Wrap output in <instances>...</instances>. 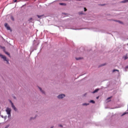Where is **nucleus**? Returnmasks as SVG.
<instances>
[{
    "label": "nucleus",
    "mask_w": 128,
    "mask_h": 128,
    "mask_svg": "<svg viewBox=\"0 0 128 128\" xmlns=\"http://www.w3.org/2000/svg\"><path fill=\"white\" fill-rule=\"evenodd\" d=\"M8 114V118H10V116H12V114H10H10Z\"/></svg>",
    "instance_id": "a211bd4d"
},
{
    "label": "nucleus",
    "mask_w": 128,
    "mask_h": 128,
    "mask_svg": "<svg viewBox=\"0 0 128 128\" xmlns=\"http://www.w3.org/2000/svg\"><path fill=\"white\" fill-rule=\"evenodd\" d=\"M44 16V14L40 15H40H37V16H38V18H40Z\"/></svg>",
    "instance_id": "9d476101"
},
{
    "label": "nucleus",
    "mask_w": 128,
    "mask_h": 128,
    "mask_svg": "<svg viewBox=\"0 0 128 128\" xmlns=\"http://www.w3.org/2000/svg\"><path fill=\"white\" fill-rule=\"evenodd\" d=\"M6 112L7 114H10V112H12V108H6Z\"/></svg>",
    "instance_id": "20e7f679"
},
{
    "label": "nucleus",
    "mask_w": 128,
    "mask_h": 128,
    "mask_svg": "<svg viewBox=\"0 0 128 128\" xmlns=\"http://www.w3.org/2000/svg\"><path fill=\"white\" fill-rule=\"evenodd\" d=\"M38 88L40 92H41L43 94H46V92H44V90H42V88H40V87H38Z\"/></svg>",
    "instance_id": "423d86ee"
},
{
    "label": "nucleus",
    "mask_w": 128,
    "mask_h": 128,
    "mask_svg": "<svg viewBox=\"0 0 128 128\" xmlns=\"http://www.w3.org/2000/svg\"><path fill=\"white\" fill-rule=\"evenodd\" d=\"M30 20H32V18H30Z\"/></svg>",
    "instance_id": "72a5a7b5"
},
{
    "label": "nucleus",
    "mask_w": 128,
    "mask_h": 128,
    "mask_svg": "<svg viewBox=\"0 0 128 128\" xmlns=\"http://www.w3.org/2000/svg\"><path fill=\"white\" fill-rule=\"evenodd\" d=\"M13 2H16L17 0H13Z\"/></svg>",
    "instance_id": "b1692460"
},
{
    "label": "nucleus",
    "mask_w": 128,
    "mask_h": 128,
    "mask_svg": "<svg viewBox=\"0 0 128 128\" xmlns=\"http://www.w3.org/2000/svg\"><path fill=\"white\" fill-rule=\"evenodd\" d=\"M84 28H80V29H75V30H84Z\"/></svg>",
    "instance_id": "c85d7f7f"
},
{
    "label": "nucleus",
    "mask_w": 128,
    "mask_h": 128,
    "mask_svg": "<svg viewBox=\"0 0 128 128\" xmlns=\"http://www.w3.org/2000/svg\"><path fill=\"white\" fill-rule=\"evenodd\" d=\"M0 58H2L4 62H6V64H10V62H8V59L6 58V56L2 54H0Z\"/></svg>",
    "instance_id": "f257e3e1"
},
{
    "label": "nucleus",
    "mask_w": 128,
    "mask_h": 128,
    "mask_svg": "<svg viewBox=\"0 0 128 128\" xmlns=\"http://www.w3.org/2000/svg\"><path fill=\"white\" fill-rule=\"evenodd\" d=\"M6 54H8V56H10V53H8V52H6Z\"/></svg>",
    "instance_id": "a878e982"
},
{
    "label": "nucleus",
    "mask_w": 128,
    "mask_h": 128,
    "mask_svg": "<svg viewBox=\"0 0 128 128\" xmlns=\"http://www.w3.org/2000/svg\"><path fill=\"white\" fill-rule=\"evenodd\" d=\"M38 46V44H37V46Z\"/></svg>",
    "instance_id": "c9c22d12"
},
{
    "label": "nucleus",
    "mask_w": 128,
    "mask_h": 128,
    "mask_svg": "<svg viewBox=\"0 0 128 128\" xmlns=\"http://www.w3.org/2000/svg\"><path fill=\"white\" fill-rule=\"evenodd\" d=\"M120 72V70H116V69L113 70L112 72Z\"/></svg>",
    "instance_id": "ddd939ff"
},
{
    "label": "nucleus",
    "mask_w": 128,
    "mask_h": 128,
    "mask_svg": "<svg viewBox=\"0 0 128 128\" xmlns=\"http://www.w3.org/2000/svg\"><path fill=\"white\" fill-rule=\"evenodd\" d=\"M36 46V44H34V46Z\"/></svg>",
    "instance_id": "f704fd0d"
},
{
    "label": "nucleus",
    "mask_w": 128,
    "mask_h": 128,
    "mask_svg": "<svg viewBox=\"0 0 128 128\" xmlns=\"http://www.w3.org/2000/svg\"><path fill=\"white\" fill-rule=\"evenodd\" d=\"M58 126H60V128H63V126L62 124H58Z\"/></svg>",
    "instance_id": "aec40b11"
},
{
    "label": "nucleus",
    "mask_w": 128,
    "mask_h": 128,
    "mask_svg": "<svg viewBox=\"0 0 128 128\" xmlns=\"http://www.w3.org/2000/svg\"><path fill=\"white\" fill-rule=\"evenodd\" d=\"M115 22H117L119 24H124V22H121L120 20H115Z\"/></svg>",
    "instance_id": "9b49d317"
},
{
    "label": "nucleus",
    "mask_w": 128,
    "mask_h": 128,
    "mask_svg": "<svg viewBox=\"0 0 128 128\" xmlns=\"http://www.w3.org/2000/svg\"><path fill=\"white\" fill-rule=\"evenodd\" d=\"M9 102L10 104H11L12 108L14 110L15 112H18V108H16V106H14V103L12 102V100H9Z\"/></svg>",
    "instance_id": "f03ea898"
},
{
    "label": "nucleus",
    "mask_w": 128,
    "mask_h": 128,
    "mask_svg": "<svg viewBox=\"0 0 128 128\" xmlns=\"http://www.w3.org/2000/svg\"><path fill=\"white\" fill-rule=\"evenodd\" d=\"M126 68H128V66H126Z\"/></svg>",
    "instance_id": "7c9ffc66"
},
{
    "label": "nucleus",
    "mask_w": 128,
    "mask_h": 128,
    "mask_svg": "<svg viewBox=\"0 0 128 128\" xmlns=\"http://www.w3.org/2000/svg\"><path fill=\"white\" fill-rule=\"evenodd\" d=\"M99 90H100V89L96 88L92 92V94H96V92H98Z\"/></svg>",
    "instance_id": "6e6552de"
},
{
    "label": "nucleus",
    "mask_w": 128,
    "mask_h": 128,
    "mask_svg": "<svg viewBox=\"0 0 128 128\" xmlns=\"http://www.w3.org/2000/svg\"><path fill=\"white\" fill-rule=\"evenodd\" d=\"M65 97H66V95L64 94H60L57 96L58 100H62V98H65Z\"/></svg>",
    "instance_id": "7ed1b4c3"
},
{
    "label": "nucleus",
    "mask_w": 128,
    "mask_h": 128,
    "mask_svg": "<svg viewBox=\"0 0 128 128\" xmlns=\"http://www.w3.org/2000/svg\"><path fill=\"white\" fill-rule=\"evenodd\" d=\"M86 94H85L84 96H86Z\"/></svg>",
    "instance_id": "e433bc0d"
},
{
    "label": "nucleus",
    "mask_w": 128,
    "mask_h": 128,
    "mask_svg": "<svg viewBox=\"0 0 128 128\" xmlns=\"http://www.w3.org/2000/svg\"><path fill=\"white\" fill-rule=\"evenodd\" d=\"M6 118H8V116H4V120H6Z\"/></svg>",
    "instance_id": "4be33fe9"
},
{
    "label": "nucleus",
    "mask_w": 128,
    "mask_h": 128,
    "mask_svg": "<svg viewBox=\"0 0 128 128\" xmlns=\"http://www.w3.org/2000/svg\"><path fill=\"white\" fill-rule=\"evenodd\" d=\"M0 116H1V118H4V116H2V115H1Z\"/></svg>",
    "instance_id": "bb28decb"
},
{
    "label": "nucleus",
    "mask_w": 128,
    "mask_h": 128,
    "mask_svg": "<svg viewBox=\"0 0 128 128\" xmlns=\"http://www.w3.org/2000/svg\"><path fill=\"white\" fill-rule=\"evenodd\" d=\"M34 118H36V116L34 118L32 117L30 118V120H34Z\"/></svg>",
    "instance_id": "412c9836"
},
{
    "label": "nucleus",
    "mask_w": 128,
    "mask_h": 128,
    "mask_svg": "<svg viewBox=\"0 0 128 128\" xmlns=\"http://www.w3.org/2000/svg\"><path fill=\"white\" fill-rule=\"evenodd\" d=\"M13 98H14V100H16V96H13Z\"/></svg>",
    "instance_id": "5701e85b"
},
{
    "label": "nucleus",
    "mask_w": 128,
    "mask_h": 128,
    "mask_svg": "<svg viewBox=\"0 0 128 128\" xmlns=\"http://www.w3.org/2000/svg\"><path fill=\"white\" fill-rule=\"evenodd\" d=\"M96 98L98 100V96L96 97Z\"/></svg>",
    "instance_id": "2f4dec72"
},
{
    "label": "nucleus",
    "mask_w": 128,
    "mask_h": 128,
    "mask_svg": "<svg viewBox=\"0 0 128 128\" xmlns=\"http://www.w3.org/2000/svg\"><path fill=\"white\" fill-rule=\"evenodd\" d=\"M84 12H86V8H84Z\"/></svg>",
    "instance_id": "393cba45"
},
{
    "label": "nucleus",
    "mask_w": 128,
    "mask_h": 128,
    "mask_svg": "<svg viewBox=\"0 0 128 128\" xmlns=\"http://www.w3.org/2000/svg\"><path fill=\"white\" fill-rule=\"evenodd\" d=\"M88 104H90L84 103L82 104V106H88Z\"/></svg>",
    "instance_id": "2eb2a0df"
},
{
    "label": "nucleus",
    "mask_w": 128,
    "mask_h": 128,
    "mask_svg": "<svg viewBox=\"0 0 128 128\" xmlns=\"http://www.w3.org/2000/svg\"><path fill=\"white\" fill-rule=\"evenodd\" d=\"M106 64H102L100 66H106Z\"/></svg>",
    "instance_id": "f3484780"
},
{
    "label": "nucleus",
    "mask_w": 128,
    "mask_h": 128,
    "mask_svg": "<svg viewBox=\"0 0 128 128\" xmlns=\"http://www.w3.org/2000/svg\"><path fill=\"white\" fill-rule=\"evenodd\" d=\"M124 60H128V56H124Z\"/></svg>",
    "instance_id": "dca6fc26"
},
{
    "label": "nucleus",
    "mask_w": 128,
    "mask_h": 128,
    "mask_svg": "<svg viewBox=\"0 0 128 128\" xmlns=\"http://www.w3.org/2000/svg\"><path fill=\"white\" fill-rule=\"evenodd\" d=\"M110 98H112V97H109L107 98V100H110Z\"/></svg>",
    "instance_id": "cd10ccee"
},
{
    "label": "nucleus",
    "mask_w": 128,
    "mask_h": 128,
    "mask_svg": "<svg viewBox=\"0 0 128 128\" xmlns=\"http://www.w3.org/2000/svg\"><path fill=\"white\" fill-rule=\"evenodd\" d=\"M50 128H54V126H51Z\"/></svg>",
    "instance_id": "473e14b6"
},
{
    "label": "nucleus",
    "mask_w": 128,
    "mask_h": 128,
    "mask_svg": "<svg viewBox=\"0 0 128 128\" xmlns=\"http://www.w3.org/2000/svg\"><path fill=\"white\" fill-rule=\"evenodd\" d=\"M11 20H14V17L12 16H11Z\"/></svg>",
    "instance_id": "6ab92c4d"
},
{
    "label": "nucleus",
    "mask_w": 128,
    "mask_h": 128,
    "mask_svg": "<svg viewBox=\"0 0 128 128\" xmlns=\"http://www.w3.org/2000/svg\"><path fill=\"white\" fill-rule=\"evenodd\" d=\"M90 102H91L92 104H95L96 102L94 100H91Z\"/></svg>",
    "instance_id": "4468645a"
},
{
    "label": "nucleus",
    "mask_w": 128,
    "mask_h": 128,
    "mask_svg": "<svg viewBox=\"0 0 128 128\" xmlns=\"http://www.w3.org/2000/svg\"><path fill=\"white\" fill-rule=\"evenodd\" d=\"M59 4H60V6H66V3H60Z\"/></svg>",
    "instance_id": "f8f14e48"
},
{
    "label": "nucleus",
    "mask_w": 128,
    "mask_h": 128,
    "mask_svg": "<svg viewBox=\"0 0 128 128\" xmlns=\"http://www.w3.org/2000/svg\"><path fill=\"white\" fill-rule=\"evenodd\" d=\"M4 26L8 30H10V27L8 26V23L4 24Z\"/></svg>",
    "instance_id": "39448f33"
},
{
    "label": "nucleus",
    "mask_w": 128,
    "mask_h": 128,
    "mask_svg": "<svg viewBox=\"0 0 128 128\" xmlns=\"http://www.w3.org/2000/svg\"><path fill=\"white\" fill-rule=\"evenodd\" d=\"M76 60H82V58H81V57L76 58Z\"/></svg>",
    "instance_id": "1a4fd4ad"
},
{
    "label": "nucleus",
    "mask_w": 128,
    "mask_h": 128,
    "mask_svg": "<svg viewBox=\"0 0 128 128\" xmlns=\"http://www.w3.org/2000/svg\"><path fill=\"white\" fill-rule=\"evenodd\" d=\"M122 4H126V2H128V0H123L121 1L120 2Z\"/></svg>",
    "instance_id": "0eeeda50"
},
{
    "label": "nucleus",
    "mask_w": 128,
    "mask_h": 128,
    "mask_svg": "<svg viewBox=\"0 0 128 128\" xmlns=\"http://www.w3.org/2000/svg\"><path fill=\"white\" fill-rule=\"evenodd\" d=\"M24 6H26V4H24V5H23V6H22V8H24Z\"/></svg>",
    "instance_id": "c756f323"
}]
</instances>
